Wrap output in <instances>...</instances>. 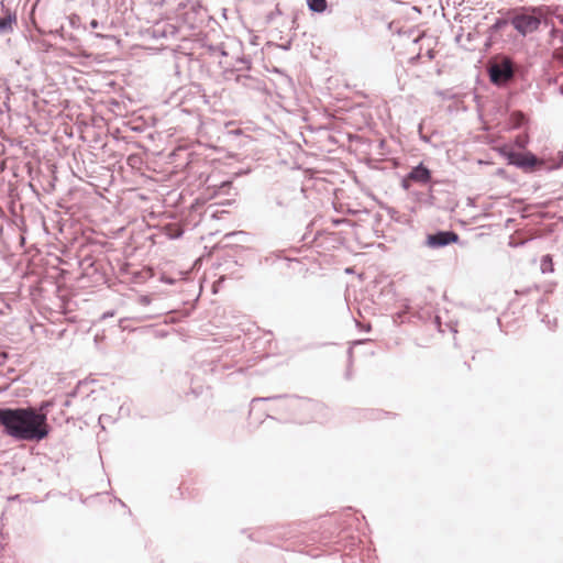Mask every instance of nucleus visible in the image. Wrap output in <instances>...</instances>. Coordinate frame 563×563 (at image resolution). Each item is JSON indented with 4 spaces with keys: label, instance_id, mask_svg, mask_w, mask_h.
<instances>
[{
    "label": "nucleus",
    "instance_id": "obj_1",
    "mask_svg": "<svg viewBox=\"0 0 563 563\" xmlns=\"http://www.w3.org/2000/svg\"><path fill=\"white\" fill-rule=\"evenodd\" d=\"M2 433L16 440L40 442L49 434L44 415H37L33 407H0Z\"/></svg>",
    "mask_w": 563,
    "mask_h": 563
},
{
    "label": "nucleus",
    "instance_id": "obj_2",
    "mask_svg": "<svg viewBox=\"0 0 563 563\" xmlns=\"http://www.w3.org/2000/svg\"><path fill=\"white\" fill-rule=\"evenodd\" d=\"M260 400H276L278 408L290 411L294 415L295 421L302 423L309 420H320V413L324 410L323 405L309 400L299 399L296 397H268V398H254L253 401Z\"/></svg>",
    "mask_w": 563,
    "mask_h": 563
},
{
    "label": "nucleus",
    "instance_id": "obj_3",
    "mask_svg": "<svg viewBox=\"0 0 563 563\" xmlns=\"http://www.w3.org/2000/svg\"><path fill=\"white\" fill-rule=\"evenodd\" d=\"M541 18H542V9L541 8H530L525 9L523 11L516 13L511 18V25L515 27V30L521 34L522 36H526L528 34H531L536 32L540 24H541Z\"/></svg>",
    "mask_w": 563,
    "mask_h": 563
},
{
    "label": "nucleus",
    "instance_id": "obj_4",
    "mask_svg": "<svg viewBox=\"0 0 563 563\" xmlns=\"http://www.w3.org/2000/svg\"><path fill=\"white\" fill-rule=\"evenodd\" d=\"M487 70L490 81L496 86H505L515 77V65L508 57L492 62Z\"/></svg>",
    "mask_w": 563,
    "mask_h": 563
},
{
    "label": "nucleus",
    "instance_id": "obj_5",
    "mask_svg": "<svg viewBox=\"0 0 563 563\" xmlns=\"http://www.w3.org/2000/svg\"><path fill=\"white\" fill-rule=\"evenodd\" d=\"M459 235L453 231H438L427 236V245L432 249L444 247L451 243H455Z\"/></svg>",
    "mask_w": 563,
    "mask_h": 563
},
{
    "label": "nucleus",
    "instance_id": "obj_6",
    "mask_svg": "<svg viewBox=\"0 0 563 563\" xmlns=\"http://www.w3.org/2000/svg\"><path fill=\"white\" fill-rule=\"evenodd\" d=\"M508 158L510 164L520 168H531L538 163L536 155L531 153L525 155L519 153H510Z\"/></svg>",
    "mask_w": 563,
    "mask_h": 563
},
{
    "label": "nucleus",
    "instance_id": "obj_7",
    "mask_svg": "<svg viewBox=\"0 0 563 563\" xmlns=\"http://www.w3.org/2000/svg\"><path fill=\"white\" fill-rule=\"evenodd\" d=\"M408 179L419 184H427L431 179V172L422 163L413 167L408 174Z\"/></svg>",
    "mask_w": 563,
    "mask_h": 563
},
{
    "label": "nucleus",
    "instance_id": "obj_8",
    "mask_svg": "<svg viewBox=\"0 0 563 563\" xmlns=\"http://www.w3.org/2000/svg\"><path fill=\"white\" fill-rule=\"evenodd\" d=\"M16 24V14L10 10H5L3 16H0V34H9L13 32Z\"/></svg>",
    "mask_w": 563,
    "mask_h": 563
},
{
    "label": "nucleus",
    "instance_id": "obj_9",
    "mask_svg": "<svg viewBox=\"0 0 563 563\" xmlns=\"http://www.w3.org/2000/svg\"><path fill=\"white\" fill-rule=\"evenodd\" d=\"M308 9L314 13H323L328 9L327 0H307Z\"/></svg>",
    "mask_w": 563,
    "mask_h": 563
},
{
    "label": "nucleus",
    "instance_id": "obj_10",
    "mask_svg": "<svg viewBox=\"0 0 563 563\" xmlns=\"http://www.w3.org/2000/svg\"><path fill=\"white\" fill-rule=\"evenodd\" d=\"M541 271L542 273H551L553 272V263H552V258L550 255H544L542 258H541Z\"/></svg>",
    "mask_w": 563,
    "mask_h": 563
},
{
    "label": "nucleus",
    "instance_id": "obj_11",
    "mask_svg": "<svg viewBox=\"0 0 563 563\" xmlns=\"http://www.w3.org/2000/svg\"><path fill=\"white\" fill-rule=\"evenodd\" d=\"M52 406H53L52 400H45V401H42L40 404L38 408L36 409L37 415H44L45 423H47V413H48L49 407H52Z\"/></svg>",
    "mask_w": 563,
    "mask_h": 563
},
{
    "label": "nucleus",
    "instance_id": "obj_12",
    "mask_svg": "<svg viewBox=\"0 0 563 563\" xmlns=\"http://www.w3.org/2000/svg\"><path fill=\"white\" fill-rule=\"evenodd\" d=\"M511 118L515 121L514 124L516 128L520 126L526 120L525 114L522 112H514L511 114Z\"/></svg>",
    "mask_w": 563,
    "mask_h": 563
},
{
    "label": "nucleus",
    "instance_id": "obj_13",
    "mask_svg": "<svg viewBox=\"0 0 563 563\" xmlns=\"http://www.w3.org/2000/svg\"><path fill=\"white\" fill-rule=\"evenodd\" d=\"M506 24H507V22H506L505 20H503V19H498V20L494 23V25L492 26V29H493V30H495V31H497V30L501 29V27H503L504 25H506Z\"/></svg>",
    "mask_w": 563,
    "mask_h": 563
},
{
    "label": "nucleus",
    "instance_id": "obj_14",
    "mask_svg": "<svg viewBox=\"0 0 563 563\" xmlns=\"http://www.w3.org/2000/svg\"><path fill=\"white\" fill-rule=\"evenodd\" d=\"M542 322H547L550 329H553L556 327V319L553 320V324H551V320L545 316V318L542 319Z\"/></svg>",
    "mask_w": 563,
    "mask_h": 563
},
{
    "label": "nucleus",
    "instance_id": "obj_15",
    "mask_svg": "<svg viewBox=\"0 0 563 563\" xmlns=\"http://www.w3.org/2000/svg\"><path fill=\"white\" fill-rule=\"evenodd\" d=\"M107 420H110V417H109V416H107V415H101V416L99 417V423H101V424H102L103 422H106Z\"/></svg>",
    "mask_w": 563,
    "mask_h": 563
},
{
    "label": "nucleus",
    "instance_id": "obj_16",
    "mask_svg": "<svg viewBox=\"0 0 563 563\" xmlns=\"http://www.w3.org/2000/svg\"><path fill=\"white\" fill-rule=\"evenodd\" d=\"M100 26L99 22L97 20L90 21V27L91 29H98Z\"/></svg>",
    "mask_w": 563,
    "mask_h": 563
},
{
    "label": "nucleus",
    "instance_id": "obj_17",
    "mask_svg": "<svg viewBox=\"0 0 563 563\" xmlns=\"http://www.w3.org/2000/svg\"><path fill=\"white\" fill-rule=\"evenodd\" d=\"M96 37L103 38L104 36L102 34H100V33H97Z\"/></svg>",
    "mask_w": 563,
    "mask_h": 563
},
{
    "label": "nucleus",
    "instance_id": "obj_18",
    "mask_svg": "<svg viewBox=\"0 0 563 563\" xmlns=\"http://www.w3.org/2000/svg\"><path fill=\"white\" fill-rule=\"evenodd\" d=\"M402 187H404V188H407L406 180H404V183H402Z\"/></svg>",
    "mask_w": 563,
    "mask_h": 563
},
{
    "label": "nucleus",
    "instance_id": "obj_19",
    "mask_svg": "<svg viewBox=\"0 0 563 563\" xmlns=\"http://www.w3.org/2000/svg\"><path fill=\"white\" fill-rule=\"evenodd\" d=\"M349 355L352 356V349H349Z\"/></svg>",
    "mask_w": 563,
    "mask_h": 563
}]
</instances>
